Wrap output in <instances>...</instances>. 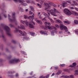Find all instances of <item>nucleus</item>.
<instances>
[{
	"label": "nucleus",
	"instance_id": "obj_1",
	"mask_svg": "<svg viewBox=\"0 0 78 78\" xmlns=\"http://www.w3.org/2000/svg\"><path fill=\"white\" fill-rule=\"evenodd\" d=\"M1 25L3 26V29L4 30L6 31V33L7 35H8L9 36H11V35L10 34V29L8 27L3 25V24H1Z\"/></svg>",
	"mask_w": 78,
	"mask_h": 78
},
{
	"label": "nucleus",
	"instance_id": "obj_2",
	"mask_svg": "<svg viewBox=\"0 0 78 78\" xmlns=\"http://www.w3.org/2000/svg\"><path fill=\"white\" fill-rule=\"evenodd\" d=\"M8 17L9 18V20L10 22H13V21H16V17H15V13L13 12L12 13V17H13V20H12L10 19V15L9 14L8 15Z\"/></svg>",
	"mask_w": 78,
	"mask_h": 78
},
{
	"label": "nucleus",
	"instance_id": "obj_3",
	"mask_svg": "<svg viewBox=\"0 0 78 78\" xmlns=\"http://www.w3.org/2000/svg\"><path fill=\"white\" fill-rule=\"evenodd\" d=\"M60 28L61 30H64L66 31H68V29L67 27H65V26L63 24H61L60 26Z\"/></svg>",
	"mask_w": 78,
	"mask_h": 78
},
{
	"label": "nucleus",
	"instance_id": "obj_4",
	"mask_svg": "<svg viewBox=\"0 0 78 78\" xmlns=\"http://www.w3.org/2000/svg\"><path fill=\"white\" fill-rule=\"evenodd\" d=\"M19 61V59L15 58L10 60V62L11 63V64H15V63H17V62H18Z\"/></svg>",
	"mask_w": 78,
	"mask_h": 78
},
{
	"label": "nucleus",
	"instance_id": "obj_5",
	"mask_svg": "<svg viewBox=\"0 0 78 78\" xmlns=\"http://www.w3.org/2000/svg\"><path fill=\"white\" fill-rule=\"evenodd\" d=\"M64 12L66 14H67L68 16H70V15H71L72 14V13L69 11V10L67 9H65L64 10Z\"/></svg>",
	"mask_w": 78,
	"mask_h": 78
},
{
	"label": "nucleus",
	"instance_id": "obj_6",
	"mask_svg": "<svg viewBox=\"0 0 78 78\" xmlns=\"http://www.w3.org/2000/svg\"><path fill=\"white\" fill-rule=\"evenodd\" d=\"M53 10H51L49 11V12L51 13V15H52V16H54L55 17H57V15H56V12L55 11L53 12Z\"/></svg>",
	"mask_w": 78,
	"mask_h": 78
},
{
	"label": "nucleus",
	"instance_id": "obj_7",
	"mask_svg": "<svg viewBox=\"0 0 78 78\" xmlns=\"http://www.w3.org/2000/svg\"><path fill=\"white\" fill-rule=\"evenodd\" d=\"M20 36H27V33L25 32H22L21 30H20Z\"/></svg>",
	"mask_w": 78,
	"mask_h": 78
},
{
	"label": "nucleus",
	"instance_id": "obj_8",
	"mask_svg": "<svg viewBox=\"0 0 78 78\" xmlns=\"http://www.w3.org/2000/svg\"><path fill=\"white\" fill-rule=\"evenodd\" d=\"M24 2H25V1L24 0H20V3H21V5L23 6H27V4L23 3Z\"/></svg>",
	"mask_w": 78,
	"mask_h": 78
},
{
	"label": "nucleus",
	"instance_id": "obj_9",
	"mask_svg": "<svg viewBox=\"0 0 78 78\" xmlns=\"http://www.w3.org/2000/svg\"><path fill=\"white\" fill-rule=\"evenodd\" d=\"M21 22L22 23H23V24H26L27 26H28L29 25V23H28V22L27 21H25L22 20H21Z\"/></svg>",
	"mask_w": 78,
	"mask_h": 78
},
{
	"label": "nucleus",
	"instance_id": "obj_10",
	"mask_svg": "<svg viewBox=\"0 0 78 78\" xmlns=\"http://www.w3.org/2000/svg\"><path fill=\"white\" fill-rule=\"evenodd\" d=\"M34 14H33L32 16H30L28 17V19H32V20H33L34 19Z\"/></svg>",
	"mask_w": 78,
	"mask_h": 78
},
{
	"label": "nucleus",
	"instance_id": "obj_11",
	"mask_svg": "<svg viewBox=\"0 0 78 78\" xmlns=\"http://www.w3.org/2000/svg\"><path fill=\"white\" fill-rule=\"evenodd\" d=\"M67 4V3L66 2H63L62 3V6L63 8H65V7H66V5Z\"/></svg>",
	"mask_w": 78,
	"mask_h": 78
},
{
	"label": "nucleus",
	"instance_id": "obj_12",
	"mask_svg": "<svg viewBox=\"0 0 78 78\" xmlns=\"http://www.w3.org/2000/svg\"><path fill=\"white\" fill-rule=\"evenodd\" d=\"M35 21L37 23H40L41 25L42 24V22L41 20H36Z\"/></svg>",
	"mask_w": 78,
	"mask_h": 78
},
{
	"label": "nucleus",
	"instance_id": "obj_13",
	"mask_svg": "<svg viewBox=\"0 0 78 78\" xmlns=\"http://www.w3.org/2000/svg\"><path fill=\"white\" fill-rule=\"evenodd\" d=\"M28 25L29 27H30V28H34V26H33V24H29V23Z\"/></svg>",
	"mask_w": 78,
	"mask_h": 78
},
{
	"label": "nucleus",
	"instance_id": "obj_14",
	"mask_svg": "<svg viewBox=\"0 0 78 78\" xmlns=\"http://www.w3.org/2000/svg\"><path fill=\"white\" fill-rule=\"evenodd\" d=\"M44 5H45V6H47V7H48V8H50V5H48V3H47L44 2Z\"/></svg>",
	"mask_w": 78,
	"mask_h": 78
},
{
	"label": "nucleus",
	"instance_id": "obj_15",
	"mask_svg": "<svg viewBox=\"0 0 78 78\" xmlns=\"http://www.w3.org/2000/svg\"><path fill=\"white\" fill-rule=\"evenodd\" d=\"M20 29V27H18V28H16L15 29V32H17V31H19V32H20V30H19Z\"/></svg>",
	"mask_w": 78,
	"mask_h": 78
},
{
	"label": "nucleus",
	"instance_id": "obj_16",
	"mask_svg": "<svg viewBox=\"0 0 78 78\" xmlns=\"http://www.w3.org/2000/svg\"><path fill=\"white\" fill-rule=\"evenodd\" d=\"M28 39H29V37L26 36L23 37V41H25V40H28Z\"/></svg>",
	"mask_w": 78,
	"mask_h": 78
},
{
	"label": "nucleus",
	"instance_id": "obj_17",
	"mask_svg": "<svg viewBox=\"0 0 78 78\" xmlns=\"http://www.w3.org/2000/svg\"><path fill=\"white\" fill-rule=\"evenodd\" d=\"M20 28H21V29H23V30H25V27L23 26V25H21L20 26Z\"/></svg>",
	"mask_w": 78,
	"mask_h": 78
},
{
	"label": "nucleus",
	"instance_id": "obj_18",
	"mask_svg": "<svg viewBox=\"0 0 78 78\" xmlns=\"http://www.w3.org/2000/svg\"><path fill=\"white\" fill-rule=\"evenodd\" d=\"M54 32H55V30H53V29H52V30L51 31V35L53 36L54 35Z\"/></svg>",
	"mask_w": 78,
	"mask_h": 78
},
{
	"label": "nucleus",
	"instance_id": "obj_19",
	"mask_svg": "<svg viewBox=\"0 0 78 78\" xmlns=\"http://www.w3.org/2000/svg\"><path fill=\"white\" fill-rule=\"evenodd\" d=\"M46 24V26H50L51 24L49 23H47V22L45 23V25Z\"/></svg>",
	"mask_w": 78,
	"mask_h": 78
},
{
	"label": "nucleus",
	"instance_id": "obj_20",
	"mask_svg": "<svg viewBox=\"0 0 78 78\" xmlns=\"http://www.w3.org/2000/svg\"><path fill=\"white\" fill-rule=\"evenodd\" d=\"M63 22L64 23H67V24H70V23L68 21H64Z\"/></svg>",
	"mask_w": 78,
	"mask_h": 78
},
{
	"label": "nucleus",
	"instance_id": "obj_21",
	"mask_svg": "<svg viewBox=\"0 0 78 78\" xmlns=\"http://www.w3.org/2000/svg\"><path fill=\"white\" fill-rule=\"evenodd\" d=\"M74 76L73 75H70L68 76V78H73Z\"/></svg>",
	"mask_w": 78,
	"mask_h": 78
},
{
	"label": "nucleus",
	"instance_id": "obj_22",
	"mask_svg": "<svg viewBox=\"0 0 78 78\" xmlns=\"http://www.w3.org/2000/svg\"><path fill=\"white\" fill-rule=\"evenodd\" d=\"M46 27H47V28H48V29H51V30H53V28L51 27L50 26H46Z\"/></svg>",
	"mask_w": 78,
	"mask_h": 78
},
{
	"label": "nucleus",
	"instance_id": "obj_23",
	"mask_svg": "<svg viewBox=\"0 0 78 78\" xmlns=\"http://www.w3.org/2000/svg\"><path fill=\"white\" fill-rule=\"evenodd\" d=\"M61 77L62 78H68V76H64V75H63Z\"/></svg>",
	"mask_w": 78,
	"mask_h": 78
},
{
	"label": "nucleus",
	"instance_id": "obj_24",
	"mask_svg": "<svg viewBox=\"0 0 78 78\" xmlns=\"http://www.w3.org/2000/svg\"><path fill=\"white\" fill-rule=\"evenodd\" d=\"M61 72H62V71L61 70H59V71H58L57 74H58V75H60Z\"/></svg>",
	"mask_w": 78,
	"mask_h": 78
},
{
	"label": "nucleus",
	"instance_id": "obj_25",
	"mask_svg": "<svg viewBox=\"0 0 78 78\" xmlns=\"http://www.w3.org/2000/svg\"><path fill=\"white\" fill-rule=\"evenodd\" d=\"M55 12H56H56H57V13H59V11H58L56 10V9H55V8L54 9L53 12H55Z\"/></svg>",
	"mask_w": 78,
	"mask_h": 78
},
{
	"label": "nucleus",
	"instance_id": "obj_26",
	"mask_svg": "<svg viewBox=\"0 0 78 78\" xmlns=\"http://www.w3.org/2000/svg\"><path fill=\"white\" fill-rule=\"evenodd\" d=\"M49 4L50 5H51V6H53V5H54V3H53L52 2H49Z\"/></svg>",
	"mask_w": 78,
	"mask_h": 78
},
{
	"label": "nucleus",
	"instance_id": "obj_27",
	"mask_svg": "<svg viewBox=\"0 0 78 78\" xmlns=\"http://www.w3.org/2000/svg\"><path fill=\"white\" fill-rule=\"evenodd\" d=\"M30 8L31 9L32 11H34V8L32 6H30Z\"/></svg>",
	"mask_w": 78,
	"mask_h": 78
},
{
	"label": "nucleus",
	"instance_id": "obj_28",
	"mask_svg": "<svg viewBox=\"0 0 78 78\" xmlns=\"http://www.w3.org/2000/svg\"><path fill=\"white\" fill-rule=\"evenodd\" d=\"M74 22V23L75 24H76L77 25H78V21L77 20H75Z\"/></svg>",
	"mask_w": 78,
	"mask_h": 78
},
{
	"label": "nucleus",
	"instance_id": "obj_29",
	"mask_svg": "<svg viewBox=\"0 0 78 78\" xmlns=\"http://www.w3.org/2000/svg\"><path fill=\"white\" fill-rule=\"evenodd\" d=\"M40 33L41 34H44V32L43 30H41V31H40Z\"/></svg>",
	"mask_w": 78,
	"mask_h": 78
},
{
	"label": "nucleus",
	"instance_id": "obj_30",
	"mask_svg": "<svg viewBox=\"0 0 78 78\" xmlns=\"http://www.w3.org/2000/svg\"><path fill=\"white\" fill-rule=\"evenodd\" d=\"M75 73V75H78V70H76Z\"/></svg>",
	"mask_w": 78,
	"mask_h": 78
},
{
	"label": "nucleus",
	"instance_id": "obj_31",
	"mask_svg": "<svg viewBox=\"0 0 78 78\" xmlns=\"http://www.w3.org/2000/svg\"><path fill=\"white\" fill-rule=\"evenodd\" d=\"M73 67H76V62H74L73 63Z\"/></svg>",
	"mask_w": 78,
	"mask_h": 78
},
{
	"label": "nucleus",
	"instance_id": "obj_32",
	"mask_svg": "<svg viewBox=\"0 0 78 78\" xmlns=\"http://www.w3.org/2000/svg\"><path fill=\"white\" fill-rule=\"evenodd\" d=\"M73 3H74V4H75V5H76V6H78V4L76 3V2L75 1H73Z\"/></svg>",
	"mask_w": 78,
	"mask_h": 78
},
{
	"label": "nucleus",
	"instance_id": "obj_33",
	"mask_svg": "<svg viewBox=\"0 0 78 78\" xmlns=\"http://www.w3.org/2000/svg\"><path fill=\"white\" fill-rule=\"evenodd\" d=\"M24 18L25 19H28V16H27L24 15Z\"/></svg>",
	"mask_w": 78,
	"mask_h": 78
},
{
	"label": "nucleus",
	"instance_id": "obj_34",
	"mask_svg": "<svg viewBox=\"0 0 78 78\" xmlns=\"http://www.w3.org/2000/svg\"><path fill=\"white\" fill-rule=\"evenodd\" d=\"M55 27H56L57 28H59V26H58V24H55Z\"/></svg>",
	"mask_w": 78,
	"mask_h": 78
},
{
	"label": "nucleus",
	"instance_id": "obj_35",
	"mask_svg": "<svg viewBox=\"0 0 78 78\" xmlns=\"http://www.w3.org/2000/svg\"><path fill=\"white\" fill-rule=\"evenodd\" d=\"M57 22H58V23H62V21H61V20H56Z\"/></svg>",
	"mask_w": 78,
	"mask_h": 78
},
{
	"label": "nucleus",
	"instance_id": "obj_36",
	"mask_svg": "<svg viewBox=\"0 0 78 78\" xmlns=\"http://www.w3.org/2000/svg\"><path fill=\"white\" fill-rule=\"evenodd\" d=\"M73 14L74 15V16H77L78 15V14H77V13H76V12H74L73 13Z\"/></svg>",
	"mask_w": 78,
	"mask_h": 78
},
{
	"label": "nucleus",
	"instance_id": "obj_37",
	"mask_svg": "<svg viewBox=\"0 0 78 78\" xmlns=\"http://www.w3.org/2000/svg\"><path fill=\"white\" fill-rule=\"evenodd\" d=\"M26 2L27 3H31V2L30 1L26 0Z\"/></svg>",
	"mask_w": 78,
	"mask_h": 78
},
{
	"label": "nucleus",
	"instance_id": "obj_38",
	"mask_svg": "<svg viewBox=\"0 0 78 78\" xmlns=\"http://www.w3.org/2000/svg\"><path fill=\"white\" fill-rule=\"evenodd\" d=\"M44 16H46L47 17H49V16H48L47 13L44 14Z\"/></svg>",
	"mask_w": 78,
	"mask_h": 78
},
{
	"label": "nucleus",
	"instance_id": "obj_39",
	"mask_svg": "<svg viewBox=\"0 0 78 78\" xmlns=\"http://www.w3.org/2000/svg\"><path fill=\"white\" fill-rule=\"evenodd\" d=\"M20 10L22 12H23L24 11L23 9L21 7L20 8Z\"/></svg>",
	"mask_w": 78,
	"mask_h": 78
},
{
	"label": "nucleus",
	"instance_id": "obj_40",
	"mask_svg": "<svg viewBox=\"0 0 78 78\" xmlns=\"http://www.w3.org/2000/svg\"><path fill=\"white\" fill-rule=\"evenodd\" d=\"M60 66L61 67H64L65 66V64H61Z\"/></svg>",
	"mask_w": 78,
	"mask_h": 78
},
{
	"label": "nucleus",
	"instance_id": "obj_41",
	"mask_svg": "<svg viewBox=\"0 0 78 78\" xmlns=\"http://www.w3.org/2000/svg\"><path fill=\"white\" fill-rule=\"evenodd\" d=\"M45 11H48V12H49V11H51V10H48V8H45Z\"/></svg>",
	"mask_w": 78,
	"mask_h": 78
},
{
	"label": "nucleus",
	"instance_id": "obj_42",
	"mask_svg": "<svg viewBox=\"0 0 78 78\" xmlns=\"http://www.w3.org/2000/svg\"><path fill=\"white\" fill-rule=\"evenodd\" d=\"M49 19L51 20V22H52V23H54V21H53V20H52V19Z\"/></svg>",
	"mask_w": 78,
	"mask_h": 78
},
{
	"label": "nucleus",
	"instance_id": "obj_43",
	"mask_svg": "<svg viewBox=\"0 0 78 78\" xmlns=\"http://www.w3.org/2000/svg\"><path fill=\"white\" fill-rule=\"evenodd\" d=\"M13 1L16 2H20V0H13Z\"/></svg>",
	"mask_w": 78,
	"mask_h": 78
},
{
	"label": "nucleus",
	"instance_id": "obj_44",
	"mask_svg": "<svg viewBox=\"0 0 78 78\" xmlns=\"http://www.w3.org/2000/svg\"><path fill=\"white\" fill-rule=\"evenodd\" d=\"M45 76H41L39 78H45Z\"/></svg>",
	"mask_w": 78,
	"mask_h": 78
},
{
	"label": "nucleus",
	"instance_id": "obj_45",
	"mask_svg": "<svg viewBox=\"0 0 78 78\" xmlns=\"http://www.w3.org/2000/svg\"><path fill=\"white\" fill-rule=\"evenodd\" d=\"M34 34H35L33 33H30V34H31V35H32V36H34Z\"/></svg>",
	"mask_w": 78,
	"mask_h": 78
},
{
	"label": "nucleus",
	"instance_id": "obj_46",
	"mask_svg": "<svg viewBox=\"0 0 78 78\" xmlns=\"http://www.w3.org/2000/svg\"><path fill=\"white\" fill-rule=\"evenodd\" d=\"M69 70H73V68L72 67L69 69Z\"/></svg>",
	"mask_w": 78,
	"mask_h": 78
},
{
	"label": "nucleus",
	"instance_id": "obj_47",
	"mask_svg": "<svg viewBox=\"0 0 78 78\" xmlns=\"http://www.w3.org/2000/svg\"><path fill=\"white\" fill-rule=\"evenodd\" d=\"M37 5L38 6H39V8H41V5H40L39 4H37Z\"/></svg>",
	"mask_w": 78,
	"mask_h": 78
},
{
	"label": "nucleus",
	"instance_id": "obj_48",
	"mask_svg": "<svg viewBox=\"0 0 78 78\" xmlns=\"http://www.w3.org/2000/svg\"><path fill=\"white\" fill-rule=\"evenodd\" d=\"M50 76V75H49V74L47 75L46 76V78H48V76Z\"/></svg>",
	"mask_w": 78,
	"mask_h": 78
},
{
	"label": "nucleus",
	"instance_id": "obj_49",
	"mask_svg": "<svg viewBox=\"0 0 78 78\" xmlns=\"http://www.w3.org/2000/svg\"><path fill=\"white\" fill-rule=\"evenodd\" d=\"M4 16L5 18H6V14H4Z\"/></svg>",
	"mask_w": 78,
	"mask_h": 78
},
{
	"label": "nucleus",
	"instance_id": "obj_50",
	"mask_svg": "<svg viewBox=\"0 0 78 78\" xmlns=\"http://www.w3.org/2000/svg\"><path fill=\"white\" fill-rule=\"evenodd\" d=\"M44 1H41L40 2V3L42 5V4H43V3H44Z\"/></svg>",
	"mask_w": 78,
	"mask_h": 78
},
{
	"label": "nucleus",
	"instance_id": "obj_51",
	"mask_svg": "<svg viewBox=\"0 0 78 78\" xmlns=\"http://www.w3.org/2000/svg\"><path fill=\"white\" fill-rule=\"evenodd\" d=\"M31 3L32 4H34V2L33 1H32L31 2Z\"/></svg>",
	"mask_w": 78,
	"mask_h": 78
},
{
	"label": "nucleus",
	"instance_id": "obj_52",
	"mask_svg": "<svg viewBox=\"0 0 78 78\" xmlns=\"http://www.w3.org/2000/svg\"><path fill=\"white\" fill-rule=\"evenodd\" d=\"M67 2H68V3H70V4H71V1H67Z\"/></svg>",
	"mask_w": 78,
	"mask_h": 78
},
{
	"label": "nucleus",
	"instance_id": "obj_53",
	"mask_svg": "<svg viewBox=\"0 0 78 78\" xmlns=\"http://www.w3.org/2000/svg\"><path fill=\"white\" fill-rule=\"evenodd\" d=\"M53 28L54 29V30H57V29L56 28V27H53Z\"/></svg>",
	"mask_w": 78,
	"mask_h": 78
},
{
	"label": "nucleus",
	"instance_id": "obj_54",
	"mask_svg": "<svg viewBox=\"0 0 78 78\" xmlns=\"http://www.w3.org/2000/svg\"><path fill=\"white\" fill-rule=\"evenodd\" d=\"M43 32H44V34H47V33H46V31H43Z\"/></svg>",
	"mask_w": 78,
	"mask_h": 78
},
{
	"label": "nucleus",
	"instance_id": "obj_55",
	"mask_svg": "<svg viewBox=\"0 0 78 78\" xmlns=\"http://www.w3.org/2000/svg\"><path fill=\"white\" fill-rule=\"evenodd\" d=\"M19 76V75H18V74L16 73V77H17Z\"/></svg>",
	"mask_w": 78,
	"mask_h": 78
},
{
	"label": "nucleus",
	"instance_id": "obj_56",
	"mask_svg": "<svg viewBox=\"0 0 78 78\" xmlns=\"http://www.w3.org/2000/svg\"><path fill=\"white\" fill-rule=\"evenodd\" d=\"M68 69H64L65 71H66V72H67L68 71Z\"/></svg>",
	"mask_w": 78,
	"mask_h": 78
},
{
	"label": "nucleus",
	"instance_id": "obj_57",
	"mask_svg": "<svg viewBox=\"0 0 78 78\" xmlns=\"http://www.w3.org/2000/svg\"><path fill=\"white\" fill-rule=\"evenodd\" d=\"M9 26H10V27H13V26H12V24H10Z\"/></svg>",
	"mask_w": 78,
	"mask_h": 78
},
{
	"label": "nucleus",
	"instance_id": "obj_58",
	"mask_svg": "<svg viewBox=\"0 0 78 78\" xmlns=\"http://www.w3.org/2000/svg\"><path fill=\"white\" fill-rule=\"evenodd\" d=\"M75 9L76 10V11H78V9L77 8H75Z\"/></svg>",
	"mask_w": 78,
	"mask_h": 78
},
{
	"label": "nucleus",
	"instance_id": "obj_59",
	"mask_svg": "<svg viewBox=\"0 0 78 78\" xmlns=\"http://www.w3.org/2000/svg\"><path fill=\"white\" fill-rule=\"evenodd\" d=\"M71 9H74V8L73 7H72L71 8Z\"/></svg>",
	"mask_w": 78,
	"mask_h": 78
},
{
	"label": "nucleus",
	"instance_id": "obj_60",
	"mask_svg": "<svg viewBox=\"0 0 78 78\" xmlns=\"http://www.w3.org/2000/svg\"><path fill=\"white\" fill-rule=\"evenodd\" d=\"M32 23H33V24L34 25H35V23L34 22H32Z\"/></svg>",
	"mask_w": 78,
	"mask_h": 78
},
{
	"label": "nucleus",
	"instance_id": "obj_61",
	"mask_svg": "<svg viewBox=\"0 0 78 78\" xmlns=\"http://www.w3.org/2000/svg\"><path fill=\"white\" fill-rule=\"evenodd\" d=\"M45 18H46L45 17L43 19H42L43 20H46V19H45Z\"/></svg>",
	"mask_w": 78,
	"mask_h": 78
},
{
	"label": "nucleus",
	"instance_id": "obj_62",
	"mask_svg": "<svg viewBox=\"0 0 78 78\" xmlns=\"http://www.w3.org/2000/svg\"><path fill=\"white\" fill-rule=\"evenodd\" d=\"M12 42L14 44H15L16 43V41H13Z\"/></svg>",
	"mask_w": 78,
	"mask_h": 78
},
{
	"label": "nucleus",
	"instance_id": "obj_63",
	"mask_svg": "<svg viewBox=\"0 0 78 78\" xmlns=\"http://www.w3.org/2000/svg\"><path fill=\"white\" fill-rule=\"evenodd\" d=\"M55 68L56 69H58V67H55Z\"/></svg>",
	"mask_w": 78,
	"mask_h": 78
},
{
	"label": "nucleus",
	"instance_id": "obj_64",
	"mask_svg": "<svg viewBox=\"0 0 78 78\" xmlns=\"http://www.w3.org/2000/svg\"><path fill=\"white\" fill-rule=\"evenodd\" d=\"M54 75H55V73H53V74L51 75V76H53Z\"/></svg>",
	"mask_w": 78,
	"mask_h": 78
}]
</instances>
